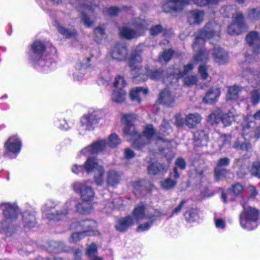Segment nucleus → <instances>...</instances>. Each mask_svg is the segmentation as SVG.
I'll use <instances>...</instances> for the list:
<instances>
[{
    "mask_svg": "<svg viewBox=\"0 0 260 260\" xmlns=\"http://www.w3.org/2000/svg\"><path fill=\"white\" fill-rule=\"evenodd\" d=\"M31 49L33 54L31 60L36 68L44 72H48L55 68L56 64L52 57L56 53V49L54 47L50 46L46 49L43 42L36 41L32 44Z\"/></svg>",
    "mask_w": 260,
    "mask_h": 260,
    "instance_id": "f257e3e1",
    "label": "nucleus"
},
{
    "mask_svg": "<svg viewBox=\"0 0 260 260\" xmlns=\"http://www.w3.org/2000/svg\"><path fill=\"white\" fill-rule=\"evenodd\" d=\"M75 7L81 12V22L87 27H90L96 22L97 15L100 12L99 6L93 3L92 0H76Z\"/></svg>",
    "mask_w": 260,
    "mask_h": 260,
    "instance_id": "f03ea898",
    "label": "nucleus"
},
{
    "mask_svg": "<svg viewBox=\"0 0 260 260\" xmlns=\"http://www.w3.org/2000/svg\"><path fill=\"white\" fill-rule=\"evenodd\" d=\"M133 215L137 220L144 219H149V222L140 224L137 228V231L142 232L148 230L154 221L160 218L162 214L157 211L146 210L144 205L141 204L136 206L133 211Z\"/></svg>",
    "mask_w": 260,
    "mask_h": 260,
    "instance_id": "7ed1b4c3",
    "label": "nucleus"
},
{
    "mask_svg": "<svg viewBox=\"0 0 260 260\" xmlns=\"http://www.w3.org/2000/svg\"><path fill=\"white\" fill-rule=\"evenodd\" d=\"M130 24L135 28V29L128 26H123L119 28L121 37L128 40L136 38L142 35L147 28L146 21L139 18H134Z\"/></svg>",
    "mask_w": 260,
    "mask_h": 260,
    "instance_id": "20e7f679",
    "label": "nucleus"
},
{
    "mask_svg": "<svg viewBox=\"0 0 260 260\" xmlns=\"http://www.w3.org/2000/svg\"><path fill=\"white\" fill-rule=\"evenodd\" d=\"M121 140L117 135L112 134L108 138V142L103 139L93 143L90 146L81 150L80 153L84 155L97 153L104 150L107 146L114 148L120 144Z\"/></svg>",
    "mask_w": 260,
    "mask_h": 260,
    "instance_id": "39448f33",
    "label": "nucleus"
},
{
    "mask_svg": "<svg viewBox=\"0 0 260 260\" xmlns=\"http://www.w3.org/2000/svg\"><path fill=\"white\" fill-rule=\"evenodd\" d=\"M220 32V25L214 21L207 23L203 29L199 30L196 34V40L193 43V48H198L197 43L204 44L205 40L212 38L218 39Z\"/></svg>",
    "mask_w": 260,
    "mask_h": 260,
    "instance_id": "423d86ee",
    "label": "nucleus"
},
{
    "mask_svg": "<svg viewBox=\"0 0 260 260\" xmlns=\"http://www.w3.org/2000/svg\"><path fill=\"white\" fill-rule=\"evenodd\" d=\"M145 69L147 75L142 74H139L134 77V82L139 83L145 81L147 79V77H149L153 80H158L162 79L163 82L166 84H169L173 82V77L169 78L171 75H172V69L171 68H169L167 71L160 69L150 70H149L147 66L145 67Z\"/></svg>",
    "mask_w": 260,
    "mask_h": 260,
    "instance_id": "0eeeda50",
    "label": "nucleus"
},
{
    "mask_svg": "<svg viewBox=\"0 0 260 260\" xmlns=\"http://www.w3.org/2000/svg\"><path fill=\"white\" fill-rule=\"evenodd\" d=\"M76 204H77V202L76 199L72 198L66 202V209L61 211H54V208H57V205L55 204L53 206L51 205L50 202H48L43 208L44 214L49 220H60L67 214L68 210L71 209L74 206H76Z\"/></svg>",
    "mask_w": 260,
    "mask_h": 260,
    "instance_id": "6e6552de",
    "label": "nucleus"
},
{
    "mask_svg": "<svg viewBox=\"0 0 260 260\" xmlns=\"http://www.w3.org/2000/svg\"><path fill=\"white\" fill-rule=\"evenodd\" d=\"M259 215V211L254 207L243 206V211L240 215L241 226L246 230H251L255 227Z\"/></svg>",
    "mask_w": 260,
    "mask_h": 260,
    "instance_id": "1a4fd4ad",
    "label": "nucleus"
},
{
    "mask_svg": "<svg viewBox=\"0 0 260 260\" xmlns=\"http://www.w3.org/2000/svg\"><path fill=\"white\" fill-rule=\"evenodd\" d=\"M92 182L85 180L76 182L72 185L75 192L79 194L82 202H91L95 197V192L91 186Z\"/></svg>",
    "mask_w": 260,
    "mask_h": 260,
    "instance_id": "9d476101",
    "label": "nucleus"
},
{
    "mask_svg": "<svg viewBox=\"0 0 260 260\" xmlns=\"http://www.w3.org/2000/svg\"><path fill=\"white\" fill-rule=\"evenodd\" d=\"M104 116L100 110L89 111L81 119V127L86 131H92L96 127Z\"/></svg>",
    "mask_w": 260,
    "mask_h": 260,
    "instance_id": "9b49d317",
    "label": "nucleus"
},
{
    "mask_svg": "<svg viewBox=\"0 0 260 260\" xmlns=\"http://www.w3.org/2000/svg\"><path fill=\"white\" fill-rule=\"evenodd\" d=\"M246 41L248 45L252 49L251 56L246 53L245 57L247 61H251L255 59V56L259 53L260 50V33L255 30L250 31L246 36Z\"/></svg>",
    "mask_w": 260,
    "mask_h": 260,
    "instance_id": "f8f14e48",
    "label": "nucleus"
},
{
    "mask_svg": "<svg viewBox=\"0 0 260 260\" xmlns=\"http://www.w3.org/2000/svg\"><path fill=\"white\" fill-rule=\"evenodd\" d=\"M96 226V223L91 220H83L74 222L70 225L72 230L82 232L85 235H91Z\"/></svg>",
    "mask_w": 260,
    "mask_h": 260,
    "instance_id": "ddd939ff",
    "label": "nucleus"
},
{
    "mask_svg": "<svg viewBox=\"0 0 260 260\" xmlns=\"http://www.w3.org/2000/svg\"><path fill=\"white\" fill-rule=\"evenodd\" d=\"M244 22V16L241 13H237L234 19V22L228 27V32L231 35H238L246 29Z\"/></svg>",
    "mask_w": 260,
    "mask_h": 260,
    "instance_id": "4468645a",
    "label": "nucleus"
},
{
    "mask_svg": "<svg viewBox=\"0 0 260 260\" xmlns=\"http://www.w3.org/2000/svg\"><path fill=\"white\" fill-rule=\"evenodd\" d=\"M189 3V0H168L163 4L162 9L167 13L181 11Z\"/></svg>",
    "mask_w": 260,
    "mask_h": 260,
    "instance_id": "2eb2a0df",
    "label": "nucleus"
},
{
    "mask_svg": "<svg viewBox=\"0 0 260 260\" xmlns=\"http://www.w3.org/2000/svg\"><path fill=\"white\" fill-rule=\"evenodd\" d=\"M142 46H138L136 49L134 51L129 58V66L133 68L131 70V74L133 75V79L136 76L139 74H141L140 71L142 70L141 67L138 66H135V64L140 62L142 61V58L140 55V52H141Z\"/></svg>",
    "mask_w": 260,
    "mask_h": 260,
    "instance_id": "dca6fc26",
    "label": "nucleus"
},
{
    "mask_svg": "<svg viewBox=\"0 0 260 260\" xmlns=\"http://www.w3.org/2000/svg\"><path fill=\"white\" fill-rule=\"evenodd\" d=\"M0 209L2 211L4 217L11 221L16 219L20 212V210L17 206L9 203L1 204Z\"/></svg>",
    "mask_w": 260,
    "mask_h": 260,
    "instance_id": "f3484780",
    "label": "nucleus"
},
{
    "mask_svg": "<svg viewBox=\"0 0 260 260\" xmlns=\"http://www.w3.org/2000/svg\"><path fill=\"white\" fill-rule=\"evenodd\" d=\"M144 136L143 141L141 142L142 148L143 146L150 140L152 139H155L156 140H162L164 142H170V141L168 139H163L162 137L158 136L155 133V131L153 128V126L151 124H148L145 126L143 131Z\"/></svg>",
    "mask_w": 260,
    "mask_h": 260,
    "instance_id": "a211bd4d",
    "label": "nucleus"
},
{
    "mask_svg": "<svg viewBox=\"0 0 260 260\" xmlns=\"http://www.w3.org/2000/svg\"><path fill=\"white\" fill-rule=\"evenodd\" d=\"M176 100L175 96L168 88H165L159 93L157 102L167 107H172Z\"/></svg>",
    "mask_w": 260,
    "mask_h": 260,
    "instance_id": "6ab92c4d",
    "label": "nucleus"
},
{
    "mask_svg": "<svg viewBox=\"0 0 260 260\" xmlns=\"http://www.w3.org/2000/svg\"><path fill=\"white\" fill-rule=\"evenodd\" d=\"M22 146V142L17 136L9 138L5 143V147L7 150L14 154L20 152Z\"/></svg>",
    "mask_w": 260,
    "mask_h": 260,
    "instance_id": "aec40b11",
    "label": "nucleus"
},
{
    "mask_svg": "<svg viewBox=\"0 0 260 260\" xmlns=\"http://www.w3.org/2000/svg\"><path fill=\"white\" fill-rule=\"evenodd\" d=\"M187 22L191 25L200 24L203 21L205 12L203 10L195 9L189 11L187 13Z\"/></svg>",
    "mask_w": 260,
    "mask_h": 260,
    "instance_id": "412c9836",
    "label": "nucleus"
},
{
    "mask_svg": "<svg viewBox=\"0 0 260 260\" xmlns=\"http://www.w3.org/2000/svg\"><path fill=\"white\" fill-rule=\"evenodd\" d=\"M204 44H201L200 42L197 43L198 48L193 49L194 51L197 52L196 54L194 55L193 61L196 63L199 62H206L209 59V54L207 52L206 49L203 46Z\"/></svg>",
    "mask_w": 260,
    "mask_h": 260,
    "instance_id": "4be33fe9",
    "label": "nucleus"
},
{
    "mask_svg": "<svg viewBox=\"0 0 260 260\" xmlns=\"http://www.w3.org/2000/svg\"><path fill=\"white\" fill-rule=\"evenodd\" d=\"M136 115L134 114H122L121 117V121L125 126L123 129V134L127 136L128 135H132L129 133V129H132L133 134L136 133V128L134 124H133V121L136 119Z\"/></svg>",
    "mask_w": 260,
    "mask_h": 260,
    "instance_id": "5701e85b",
    "label": "nucleus"
},
{
    "mask_svg": "<svg viewBox=\"0 0 260 260\" xmlns=\"http://www.w3.org/2000/svg\"><path fill=\"white\" fill-rule=\"evenodd\" d=\"M183 68V70H181L180 66L175 64V66L172 68V75H171L169 78H172L173 77L174 80H177L178 79L191 71L194 68V64L192 62H190L186 66H184Z\"/></svg>",
    "mask_w": 260,
    "mask_h": 260,
    "instance_id": "b1692460",
    "label": "nucleus"
},
{
    "mask_svg": "<svg viewBox=\"0 0 260 260\" xmlns=\"http://www.w3.org/2000/svg\"><path fill=\"white\" fill-rule=\"evenodd\" d=\"M242 136L245 140H249L252 138L257 140L260 138V127L254 129L247 123L243 128Z\"/></svg>",
    "mask_w": 260,
    "mask_h": 260,
    "instance_id": "393cba45",
    "label": "nucleus"
},
{
    "mask_svg": "<svg viewBox=\"0 0 260 260\" xmlns=\"http://www.w3.org/2000/svg\"><path fill=\"white\" fill-rule=\"evenodd\" d=\"M212 56L215 62L218 64H224L228 61L229 57L227 52L219 47L214 48Z\"/></svg>",
    "mask_w": 260,
    "mask_h": 260,
    "instance_id": "a878e982",
    "label": "nucleus"
},
{
    "mask_svg": "<svg viewBox=\"0 0 260 260\" xmlns=\"http://www.w3.org/2000/svg\"><path fill=\"white\" fill-rule=\"evenodd\" d=\"M208 133L203 130H199L193 134L194 144L196 146H206L208 141Z\"/></svg>",
    "mask_w": 260,
    "mask_h": 260,
    "instance_id": "bb28decb",
    "label": "nucleus"
},
{
    "mask_svg": "<svg viewBox=\"0 0 260 260\" xmlns=\"http://www.w3.org/2000/svg\"><path fill=\"white\" fill-rule=\"evenodd\" d=\"M127 54L126 47L123 45H118L114 47L111 56L114 59L122 60L125 59Z\"/></svg>",
    "mask_w": 260,
    "mask_h": 260,
    "instance_id": "cd10ccee",
    "label": "nucleus"
},
{
    "mask_svg": "<svg viewBox=\"0 0 260 260\" xmlns=\"http://www.w3.org/2000/svg\"><path fill=\"white\" fill-rule=\"evenodd\" d=\"M84 167L86 172L89 174L98 171L100 167H103L99 165L98 160L95 157H89L85 162Z\"/></svg>",
    "mask_w": 260,
    "mask_h": 260,
    "instance_id": "c85d7f7f",
    "label": "nucleus"
},
{
    "mask_svg": "<svg viewBox=\"0 0 260 260\" xmlns=\"http://www.w3.org/2000/svg\"><path fill=\"white\" fill-rule=\"evenodd\" d=\"M134 221L131 216H127L125 218L119 219L115 227L117 231L119 232L125 231L130 226L133 225Z\"/></svg>",
    "mask_w": 260,
    "mask_h": 260,
    "instance_id": "c756f323",
    "label": "nucleus"
},
{
    "mask_svg": "<svg viewBox=\"0 0 260 260\" xmlns=\"http://www.w3.org/2000/svg\"><path fill=\"white\" fill-rule=\"evenodd\" d=\"M220 94L218 88H212L207 92L203 101L206 104H213L217 101Z\"/></svg>",
    "mask_w": 260,
    "mask_h": 260,
    "instance_id": "7c9ffc66",
    "label": "nucleus"
},
{
    "mask_svg": "<svg viewBox=\"0 0 260 260\" xmlns=\"http://www.w3.org/2000/svg\"><path fill=\"white\" fill-rule=\"evenodd\" d=\"M129 133L132 135L126 136L123 134L124 137L126 138L128 141H132L133 142V145L134 147L138 149H141L142 146L140 143L143 141V137L142 136H141L136 130L135 132L136 133L135 134L134 133L133 134L132 129H129Z\"/></svg>",
    "mask_w": 260,
    "mask_h": 260,
    "instance_id": "2f4dec72",
    "label": "nucleus"
},
{
    "mask_svg": "<svg viewBox=\"0 0 260 260\" xmlns=\"http://www.w3.org/2000/svg\"><path fill=\"white\" fill-rule=\"evenodd\" d=\"M22 221L24 226L25 228L34 227L36 223L35 214L28 211L24 212L22 214Z\"/></svg>",
    "mask_w": 260,
    "mask_h": 260,
    "instance_id": "473e14b6",
    "label": "nucleus"
},
{
    "mask_svg": "<svg viewBox=\"0 0 260 260\" xmlns=\"http://www.w3.org/2000/svg\"><path fill=\"white\" fill-rule=\"evenodd\" d=\"M120 174L115 170H110L107 172V183L109 186H115L120 180Z\"/></svg>",
    "mask_w": 260,
    "mask_h": 260,
    "instance_id": "72a5a7b5",
    "label": "nucleus"
},
{
    "mask_svg": "<svg viewBox=\"0 0 260 260\" xmlns=\"http://www.w3.org/2000/svg\"><path fill=\"white\" fill-rule=\"evenodd\" d=\"M202 120L201 115L197 113L188 114L185 119V123L189 128H193L199 124Z\"/></svg>",
    "mask_w": 260,
    "mask_h": 260,
    "instance_id": "f704fd0d",
    "label": "nucleus"
},
{
    "mask_svg": "<svg viewBox=\"0 0 260 260\" xmlns=\"http://www.w3.org/2000/svg\"><path fill=\"white\" fill-rule=\"evenodd\" d=\"M147 169L149 174L156 175L166 172L167 168L163 164L155 162L150 164L148 166Z\"/></svg>",
    "mask_w": 260,
    "mask_h": 260,
    "instance_id": "c9c22d12",
    "label": "nucleus"
},
{
    "mask_svg": "<svg viewBox=\"0 0 260 260\" xmlns=\"http://www.w3.org/2000/svg\"><path fill=\"white\" fill-rule=\"evenodd\" d=\"M186 167V163L184 159L181 157L178 158L175 161V167L173 169V172H172L170 177L174 179H177L180 176V173L178 172L177 169L179 168L181 170L185 169Z\"/></svg>",
    "mask_w": 260,
    "mask_h": 260,
    "instance_id": "e433bc0d",
    "label": "nucleus"
},
{
    "mask_svg": "<svg viewBox=\"0 0 260 260\" xmlns=\"http://www.w3.org/2000/svg\"><path fill=\"white\" fill-rule=\"evenodd\" d=\"M93 209L91 202H78L76 204V211L80 214H88Z\"/></svg>",
    "mask_w": 260,
    "mask_h": 260,
    "instance_id": "4c0bfd02",
    "label": "nucleus"
},
{
    "mask_svg": "<svg viewBox=\"0 0 260 260\" xmlns=\"http://www.w3.org/2000/svg\"><path fill=\"white\" fill-rule=\"evenodd\" d=\"M141 93L144 95H146L148 93V89L142 87H137L135 89H132L130 92L131 100L134 101H136L138 103H140V94Z\"/></svg>",
    "mask_w": 260,
    "mask_h": 260,
    "instance_id": "58836bf2",
    "label": "nucleus"
},
{
    "mask_svg": "<svg viewBox=\"0 0 260 260\" xmlns=\"http://www.w3.org/2000/svg\"><path fill=\"white\" fill-rule=\"evenodd\" d=\"M237 116L235 110L232 109L228 113L222 115L221 121L225 126H228L235 120Z\"/></svg>",
    "mask_w": 260,
    "mask_h": 260,
    "instance_id": "ea45409f",
    "label": "nucleus"
},
{
    "mask_svg": "<svg viewBox=\"0 0 260 260\" xmlns=\"http://www.w3.org/2000/svg\"><path fill=\"white\" fill-rule=\"evenodd\" d=\"M126 92L123 89L114 90L111 95L112 101L117 103H121L125 99Z\"/></svg>",
    "mask_w": 260,
    "mask_h": 260,
    "instance_id": "a19ab883",
    "label": "nucleus"
},
{
    "mask_svg": "<svg viewBox=\"0 0 260 260\" xmlns=\"http://www.w3.org/2000/svg\"><path fill=\"white\" fill-rule=\"evenodd\" d=\"M241 91V88L238 86L234 85L229 87L226 94L228 100H236L239 97V94Z\"/></svg>",
    "mask_w": 260,
    "mask_h": 260,
    "instance_id": "79ce46f5",
    "label": "nucleus"
},
{
    "mask_svg": "<svg viewBox=\"0 0 260 260\" xmlns=\"http://www.w3.org/2000/svg\"><path fill=\"white\" fill-rule=\"evenodd\" d=\"M122 201L120 198H116L113 201H106L105 205V212H109L114 208H119L123 205Z\"/></svg>",
    "mask_w": 260,
    "mask_h": 260,
    "instance_id": "37998d69",
    "label": "nucleus"
},
{
    "mask_svg": "<svg viewBox=\"0 0 260 260\" xmlns=\"http://www.w3.org/2000/svg\"><path fill=\"white\" fill-rule=\"evenodd\" d=\"M97 247L94 243L91 244L86 250V254L90 260H103L100 257L96 256Z\"/></svg>",
    "mask_w": 260,
    "mask_h": 260,
    "instance_id": "c03bdc74",
    "label": "nucleus"
},
{
    "mask_svg": "<svg viewBox=\"0 0 260 260\" xmlns=\"http://www.w3.org/2000/svg\"><path fill=\"white\" fill-rule=\"evenodd\" d=\"M214 177L217 181H219L223 178H225L228 174L230 173V170L225 168H214Z\"/></svg>",
    "mask_w": 260,
    "mask_h": 260,
    "instance_id": "a18cd8bd",
    "label": "nucleus"
},
{
    "mask_svg": "<svg viewBox=\"0 0 260 260\" xmlns=\"http://www.w3.org/2000/svg\"><path fill=\"white\" fill-rule=\"evenodd\" d=\"M56 27L58 32L66 38H72L76 35V31L75 29H67L59 24H57Z\"/></svg>",
    "mask_w": 260,
    "mask_h": 260,
    "instance_id": "49530a36",
    "label": "nucleus"
},
{
    "mask_svg": "<svg viewBox=\"0 0 260 260\" xmlns=\"http://www.w3.org/2000/svg\"><path fill=\"white\" fill-rule=\"evenodd\" d=\"M94 181L95 183L98 186H101L104 182V175L105 174V170L103 167H100L99 170L94 172Z\"/></svg>",
    "mask_w": 260,
    "mask_h": 260,
    "instance_id": "de8ad7c7",
    "label": "nucleus"
},
{
    "mask_svg": "<svg viewBox=\"0 0 260 260\" xmlns=\"http://www.w3.org/2000/svg\"><path fill=\"white\" fill-rule=\"evenodd\" d=\"M94 40L99 43L105 36V30L102 26H98L94 29Z\"/></svg>",
    "mask_w": 260,
    "mask_h": 260,
    "instance_id": "09e8293b",
    "label": "nucleus"
},
{
    "mask_svg": "<svg viewBox=\"0 0 260 260\" xmlns=\"http://www.w3.org/2000/svg\"><path fill=\"white\" fill-rule=\"evenodd\" d=\"M172 132V128L170 122L166 119H164L160 126L159 134L162 136H167Z\"/></svg>",
    "mask_w": 260,
    "mask_h": 260,
    "instance_id": "8fccbe9b",
    "label": "nucleus"
},
{
    "mask_svg": "<svg viewBox=\"0 0 260 260\" xmlns=\"http://www.w3.org/2000/svg\"><path fill=\"white\" fill-rule=\"evenodd\" d=\"M236 6L235 5H230L222 7L220 12L224 16L229 17L233 16L236 12Z\"/></svg>",
    "mask_w": 260,
    "mask_h": 260,
    "instance_id": "3c124183",
    "label": "nucleus"
},
{
    "mask_svg": "<svg viewBox=\"0 0 260 260\" xmlns=\"http://www.w3.org/2000/svg\"><path fill=\"white\" fill-rule=\"evenodd\" d=\"M184 217L188 222H194L198 219V211L196 209H190L184 213Z\"/></svg>",
    "mask_w": 260,
    "mask_h": 260,
    "instance_id": "603ef678",
    "label": "nucleus"
},
{
    "mask_svg": "<svg viewBox=\"0 0 260 260\" xmlns=\"http://www.w3.org/2000/svg\"><path fill=\"white\" fill-rule=\"evenodd\" d=\"M112 80V76L110 73L108 72H103L99 79L98 80V83L100 85L108 86Z\"/></svg>",
    "mask_w": 260,
    "mask_h": 260,
    "instance_id": "864d4df0",
    "label": "nucleus"
},
{
    "mask_svg": "<svg viewBox=\"0 0 260 260\" xmlns=\"http://www.w3.org/2000/svg\"><path fill=\"white\" fill-rule=\"evenodd\" d=\"M247 18L251 21H254L260 18V8L259 9H249L247 13Z\"/></svg>",
    "mask_w": 260,
    "mask_h": 260,
    "instance_id": "5fc2aeb1",
    "label": "nucleus"
},
{
    "mask_svg": "<svg viewBox=\"0 0 260 260\" xmlns=\"http://www.w3.org/2000/svg\"><path fill=\"white\" fill-rule=\"evenodd\" d=\"M221 117L222 116L220 115L219 110H217L209 115L208 121L211 124L218 123L221 120Z\"/></svg>",
    "mask_w": 260,
    "mask_h": 260,
    "instance_id": "6e6d98bb",
    "label": "nucleus"
},
{
    "mask_svg": "<svg viewBox=\"0 0 260 260\" xmlns=\"http://www.w3.org/2000/svg\"><path fill=\"white\" fill-rule=\"evenodd\" d=\"M173 179H175L170 177V178L161 181L160 183L162 187L166 189H169L174 187L176 185L177 182Z\"/></svg>",
    "mask_w": 260,
    "mask_h": 260,
    "instance_id": "4d7b16f0",
    "label": "nucleus"
},
{
    "mask_svg": "<svg viewBox=\"0 0 260 260\" xmlns=\"http://www.w3.org/2000/svg\"><path fill=\"white\" fill-rule=\"evenodd\" d=\"M121 9L117 7H110L109 8H105L103 13L104 14L108 15L110 16H116L120 13Z\"/></svg>",
    "mask_w": 260,
    "mask_h": 260,
    "instance_id": "13d9d810",
    "label": "nucleus"
},
{
    "mask_svg": "<svg viewBox=\"0 0 260 260\" xmlns=\"http://www.w3.org/2000/svg\"><path fill=\"white\" fill-rule=\"evenodd\" d=\"M194 4L198 7H204L217 3L220 0H192Z\"/></svg>",
    "mask_w": 260,
    "mask_h": 260,
    "instance_id": "bf43d9fd",
    "label": "nucleus"
},
{
    "mask_svg": "<svg viewBox=\"0 0 260 260\" xmlns=\"http://www.w3.org/2000/svg\"><path fill=\"white\" fill-rule=\"evenodd\" d=\"M93 56V54L91 53L90 54V56H88L86 57V62L82 63L80 61H77L76 63V65L75 66V68L76 69V71H79L82 68H87L89 67L90 64L89 62L90 61L91 58Z\"/></svg>",
    "mask_w": 260,
    "mask_h": 260,
    "instance_id": "052dcab7",
    "label": "nucleus"
},
{
    "mask_svg": "<svg viewBox=\"0 0 260 260\" xmlns=\"http://www.w3.org/2000/svg\"><path fill=\"white\" fill-rule=\"evenodd\" d=\"M126 83L123 77L121 76H118L115 79L113 85L115 88L119 89H122L126 85Z\"/></svg>",
    "mask_w": 260,
    "mask_h": 260,
    "instance_id": "680f3d73",
    "label": "nucleus"
},
{
    "mask_svg": "<svg viewBox=\"0 0 260 260\" xmlns=\"http://www.w3.org/2000/svg\"><path fill=\"white\" fill-rule=\"evenodd\" d=\"M173 55L172 50H165L163 53L159 55V60L160 62L163 61L167 62L170 60Z\"/></svg>",
    "mask_w": 260,
    "mask_h": 260,
    "instance_id": "e2e57ef3",
    "label": "nucleus"
},
{
    "mask_svg": "<svg viewBox=\"0 0 260 260\" xmlns=\"http://www.w3.org/2000/svg\"><path fill=\"white\" fill-rule=\"evenodd\" d=\"M76 232L73 233L69 239L70 242H77L83 238L85 235L81 231H76Z\"/></svg>",
    "mask_w": 260,
    "mask_h": 260,
    "instance_id": "0e129e2a",
    "label": "nucleus"
},
{
    "mask_svg": "<svg viewBox=\"0 0 260 260\" xmlns=\"http://www.w3.org/2000/svg\"><path fill=\"white\" fill-rule=\"evenodd\" d=\"M233 147L235 148L242 150H248L251 148V144L248 142H242L240 143L239 141H236Z\"/></svg>",
    "mask_w": 260,
    "mask_h": 260,
    "instance_id": "69168bd1",
    "label": "nucleus"
},
{
    "mask_svg": "<svg viewBox=\"0 0 260 260\" xmlns=\"http://www.w3.org/2000/svg\"><path fill=\"white\" fill-rule=\"evenodd\" d=\"M230 160L228 157H222L220 158L217 163L216 168H224V167L229 166Z\"/></svg>",
    "mask_w": 260,
    "mask_h": 260,
    "instance_id": "338daca9",
    "label": "nucleus"
},
{
    "mask_svg": "<svg viewBox=\"0 0 260 260\" xmlns=\"http://www.w3.org/2000/svg\"><path fill=\"white\" fill-rule=\"evenodd\" d=\"M251 172L253 175L260 178V162L256 161L253 163Z\"/></svg>",
    "mask_w": 260,
    "mask_h": 260,
    "instance_id": "774afa93",
    "label": "nucleus"
}]
</instances>
